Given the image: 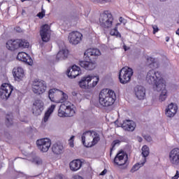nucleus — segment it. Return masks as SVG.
<instances>
[{"instance_id": "obj_1", "label": "nucleus", "mask_w": 179, "mask_h": 179, "mask_svg": "<svg viewBox=\"0 0 179 179\" xmlns=\"http://www.w3.org/2000/svg\"><path fill=\"white\" fill-rule=\"evenodd\" d=\"M48 97L53 103H62L58 110L59 117H73L76 113L75 107L72 103L65 102L68 100V94L62 90L53 88L49 90Z\"/></svg>"}, {"instance_id": "obj_2", "label": "nucleus", "mask_w": 179, "mask_h": 179, "mask_svg": "<svg viewBox=\"0 0 179 179\" xmlns=\"http://www.w3.org/2000/svg\"><path fill=\"white\" fill-rule=\"evenodd\" d=\"M146 80L149 85H153L154 90H162V87L165 86L166 80L162 78V73L156 72L154 69L150 70L148 72Z\"/></svg>"}, {"instance_id": "obj_3", "label": "nucleus", "mask_w": 179, "mask_h": 179, "mask_svg": "<svg viewBox=\"0 0 179 179\" xmlns=\"http://www.w3.org/2000/svg\"><path fill=\"white\" fill-rule=\"evenodd\" d=\"M116 99L115 92L112 90H102L99 95V102L102 107H111Z\"/></svg>"}, {"instance_id": "obj_4", "label": "nucleus", "mask_w": 179, "mask_h": 179, "mask_svg": "<svg viewBox=\"0 0 179 179\" xmlns=\"http://www.w3.org/2000/svg\"><path fill=\"white\" fill-rule=\"evenodd\" d=\"M113 23H114V16H113L111 12L104 10L99 17V24L101 27L104 31H106V30L113 27Z\"/></svg>"}, {"instance_id": "obj_5", "label": "nucleus", "mask_w": 179, "mask_h": 179, "mask_svg": "<svg viewBox=\"0 0 179 179\" xmlns=\"http://www.w3.org/2000/svg\"><path fill=\"white\" fill-rule=\"evenodd\" d=\"M29 43L26 39L8 40L6 42V47L10 51H15L19 48H29Z\"/></svg>"}, {"instance_id": "obj_6", "label": "nucleus", "mask_w": 179, "mask_h": 179, "mask_svg": "<svg viewBox=\"0 0 179 179\" xmlns=\"http://www.w3.org/2000/svg\"><path fill=\"white\" fill-rule=\"evenodd\" d=\"M83 144L84 146H86V139L87 141H90V139H92V143L88 144L87 145V148H91V146H94V145H97L99 143V141H100V135L97 134V132L94 131H87L82 135L81 137Z\"/></svg>"}, {"instance_id": "obj_7", "label": "nucleus", "mask_w": 179, "mask_h": 179, "mask_svg": "<svg viewBox=\"0 0 179 179\" xmlns=\"http://www.w3.org/2000/svg\"><path fill=\"white\" fill-rule=\"evenodd\" d=\"M99 80V76H87L81 78L78 85L81 89H91V87H94L97 85Z\"/></svg>"}, {"instance_id": "obj_8", "label": "nucleus", "mask_w": 179, "mask_h": 179, "mask_svg": "<svg viewBox=\"0 0 179 179\" xmlns=\"http://www.w3.org/2000/svg\"><path fill=\"white\" fill-rule=\"evenodd\" d=\"M134 75V70L129 67H123L119 72V80L122 85H126L131 82V78Z\"/></svg>"}, {"instance_id": "obj_9", "label": "nucleus", "mask_w": 179, "mask_h": 179, "mask_svg": "<svg viewBox=\"0 0 179 179\" xmlns=\"http://www.w3.org/2000/svg\"><path fill=\"white\" fill-rule=\"evenodd\" d=\"M31 89L35 94H43L47 90V83L44 80L35 79L32 82Z\"/></svg>"}, {"instance_id": "obj_10", "label": "nucleus", "mask_w": 179, "mask_h": 179, "mask_svg": "<svg viewBox=\"0 0 179 179\" xmlns=\"http://www.w3.org/2000/svg\"><path fill=\"white\" fill-rule=\"evenodd\" d=\"M41 38L43 43H48L51 40V34L52 31L51 30V26L48 24H45L41 27L39 31Z\"/></svg>"}, {"instance_id": "obj_11", "label": "nucleus", "mask_w": 179, "mask_h": 179, "mask_svg": "<svg viewBox=\"0 0 179 179\" xmlns=\"http://www.w3.org/2000/svg\"><path fill=\"white\" fill-rule=\"evenodd\" d=\"M13 92V86L8 83H3L0 88V97L2 100H8Z\"/></svg>"}, {"instance_id": "obj_12", "label": "nucleus", "mask_w": 179, "mask_h": 179, "mask_svg": "<svg viewBox=\"0 0 179 179\" xmlns=\"http://www.w3.org/2000/svg\"><path fill=\"white\" fill-rule=\"evenodd\" d=\"M113 163L115 166L121 167L128 163V155L123 151L119 152L114 158Z\"/></svg>"}, {"instance_id": "obj_13", "label": "nucleus", "mask_w": 179, "mask_h": 179, "mask_svg": "<svg viewBox=\"0 0 179 179\" xmlns=\"http://www.w3.org/2000/svg\"><path fill=\"white\" fill-rule=\"evenodd\" d=\"M36 145L41 152H48L51 148V140L50 138H41L36 141Z\"/></svg>"}, {"instance_id": "obj_14", "label": "nucleus", "mask_w": 179, "mask_h": 179, "mask_svg": "<svg viewBox=\"0 0 179 179\" xmlns=\"http://www.w3.org/2000/svg\"><path fill=\"white\" fill-rule=\"evenodd\" d=\"M169 159L172 166H179V148H175L170 151Z\"/></svg>"}, {"instance_id": "obj_15", "label": "nucleus", "mask_w": 179, "mask_h": 179, "mask_svg": "<svg viewBox=\"0 0 179 179\" xmlns=\"http://www.w3.org/2000/svg\"><path fill=\"white\" fill-rule=\"evenodd\" d=\"M83 37V35L78 31H72L69 34V41L70 44H73L74 45H77V44H79L82 41V38Z\"/></svg>"}, {"instance_id": "obj_16", "label": "nucleus", "mask_w": 179, "mask_h": 179, "mask_svg": "<svg viewBox=\"0 0 179 179\" xmlns=\"http://www.w3.org/2000/svg\"><path fill=\"white\" fill-rule=\"evenodd\" d=\"M44 110V102L41 99H36L33 103L32 113L34 115H41Z\"/></svg>"}, {"instance_id": "obj_17", "label": "nucleus", "mask_w": 179, "mask_h": 179, "mask_svg": "<svg viewBox=\"0 0 179 179\" xmlns=\"http://www.w3.org/2000/svg\"><path fill=\"white\" fill-rule=\"evenodd\" d=\"M51 150L55 156H59L65 152V148L60 142H57L52 145Z\"/></svg>"}, {"instance_id": "obj_18", "label": "nucleus", "mask_w": 179, "mask_h": 179, "mask_svg": "<svg viewBox=\"0 0 179 179\" xmlns=\"http://www.w3.org/2000/svg\"><path fill=\"white\" fill-rule=\"evenodd\" d=\"M80 73H82L80 67L76 65L72 66V67L67 71V76H69L70 79H75V78H76V76H79Z\"/></svg>"}, {"instance_id": "obj_19", "label": "nucleus", "mask_w": 179, "mask_h": 179, "mask_svg": "<svg viewBox=\"0 0 179 179\" xmlns=\"http://www.w3.org/2000/svg\"><path fill=\"white\" fill-rule=\"evenodd\" d=\"M85 55H87L90 59H96L98 57L101 55V52L97 48H90L85 51Z\"/></svg>"}, {"instance_id": "obj_20", "label": "nucleus", "mask_w": 179, "mask_h": 179, "mask_svg": "<svg viewBox=\"0 0 179 179\" xmlns=\"http://www.w3.org/2000/svg\"><path fill=\"white\" fill-rule=\"evenodd\" d=\"M17 59H18V61L25 62L28 65L33 64V59H31V57L24 52H19L17 55Z\"/></svg>"}, {"instance_id": "obj_21", "label": "nucleus", "mask_w": 179, "mask_h": 179, "mask_svg": "<svg viewBox=\"0 0 179 179\" xmlns=\"http://www.w3.org/2000/svg\"><path fill=\"white\" fill-rule=\"evenodd\" d=\"M122 128H123L124 131L133 132V131H135V128H136V124H135L133 120H126L122 124Z\"/></svg>"}, {"instance_id": "obj_22", "label": "nucleus", "mask_w": 179, "mask_h": 179, "mask_svg": "<svg viewBox=\"0 0 179 179\" xmlns=\"http://www.w3.org/2000/svg\"><path fill=\"white\" fill-rule=\"evenodd\" d=\"M134 92L138 100H143L146 96L145 87L141 85H137L136 87H134Z\"/></svg>"}, {"instance_id": "obj_23", "label": "nucleus", "mask_w": 179, "mask_h": 179, "mask_svg": "<svg viewBox=\"0 0 179 179\" xmlns=\"http://www.w3.org/2000/svg\"><path fill=\"white\" fill-rule=\"evenodd\" d=\"M83 164V162L82 160L79 159H73L69 163L70 170H71V171H78V170H80Z\"/></svg>"}, {"instance_id": "obj_24", "label": "nucleus", "mask_w": 179, "mask_h": 179, "mask_svg": "<svg viewBox=\"0 0 179 179\" xmlns=\"http://www.w3.org/2000/svg\"><path fill=\"white\" fill-rule=\"evenodd\" d=\"M13 73L15 80L18 82H20L24 78V71L21 67L13 69Z\"/></svg>"}, {"instance_id": "obj_25", "label": "nucleus", "mask_w": 179, "mask_h": 179, "mask_svg": "<svg viewBox=\"0 0 179 179\" xmlns=\"http://www.w3.org/2000/svg\"><path fill=\"white\" fill-rule=\"evenodd\" d=\"M177 110H178V108H177V105L171 103L168 106L167 108L166 109V115L171 118V117H174V115L177 114Z\"/></svg>"}, {"instance_id": "obj_26", "label": "nucleus", "mask_w": 179, "mask_h": 179, "mask_svg": "<svg viewBox=\"0 0 179 179\" xmlns=\"http://www.w3.org/2000/svg\"><path fill=\"white\" fill-rule=\"evenodd\" d=\"M81 68H84L86 71H93L96 68L95 62H87V61H81L79 63Z\"/></svg>"}, {"instance_id": "obj_27", "label": "nucleus", "mask_w": 179, "mask_h": 179, "mask_svg": "<svg viewBox=\"0 0 179 179\" xmlns=\"http://www.w3.org/2000/svg\"><path fill=\"white\" fill-rule=\"evenodd\" d=\"M69 55V50L67 49L60 50L56 55V61H62L66 59Z\"/></svg>"}, {"instance_id": "obj_28", "label": "nucleus", "mask_w": 179, "mask_h": 179, "mask_svg": "<svg viewBox=\"0 0 179 179\" xmlns=\"http://www.w3.org/2000/svg\"><path fill=\"white\" fill-rule=\"evenodd\" d=\"M161 87L160 90H155L156 92H162L159 95V101H164L167 99V90H166V83H164V87Z\"/></svg>"}, {"instance_id": "obj_29", "label": "nucleus", "mask_w": 179, "mask_h": 179, "mask_svg": "<svg viewBox=\"0 0 179 179\" xmlns=\"http://www.w3.org/2000/svg\"><path fill=\"white\" fill-rule=\"evenodd\" d=\"M54 110H55V105H51L45 113L43 117L44 122H47V121H48V118H50L52 113H54Z\"/></svg>"}, {"instance_id": "obj_30", "label": "nucleus", "mask_w": 179, "mask_h": 179, "mask_svg": "<svg viewBox=\"0 0 179 179\" xmlns=\"http://www.w3.org/2000/svg\"><path fill=\"white\" fill-rule=\"evenodd\" d=\"M13 115L12 113L7 114L6 117V127H10V125H13Z\"/></svg>"}, {"instance_id": "obj_31", "label": "nucleus", "mask_w": 179, "mask_h": 179, "mask_svg": "<svg viewBox=\"0 0 179 179\" xmlns=\"http://www.w3.org/2000/svg\"><path fill=\"white\" fill-rule=\"evenodd\" d=\"M110 36H115V37H118L119 38H121V34L120 31H118V27H115V28L110 29Z\"/></svg>"}, {"instance_id": "obj_32", "label": "nucleus", "mask_w": 179, "mask_h": 179, "mask_svg": "<svg viewBox=\"0 0 179 179\" xmlns=\"http://www.w3.org/2000/svg\"><path fill=\"white\" fill-rule=\"evenodd\" d=\"M145 163H146L145 158L143 159L141 163H137L132 167L133 171H137V170H139V169H141V167H142L145 164Z\"/></svg>"}, {"instance_id": "obj_33", "label": "nucleus", "mask_w": 179, "mask_h": 179, "mask_svg": "<svg viewBox=\"0 0 179 179\" xmlns=\"http://www.w3.org/2000/svg\"><path fill=\"white\" fill-rule=\"evenodd\" d=\"M142 155L144 157V159H146V157H148L149 156V147H148V145H143L142 149Z\"/></svg>"}, {"instance_id": "obj_34", "label": "nucleus", "mask_w": 179, "mask_h": 179, "mask_svg": "<svg viewBox=\"0 0 179 179\" xmlns=\"http://www.w3.org/2000/svg\"><path fill=\"white\" fill-rule=\"evenodd\" d=\"M147 62L148 64H149V66H150V68H153V66H155V65H157V63L155 62V58L151 57H148L147 58Z\"/></svg>"}, {"instance_id": "obj_35", "label": "nucleus", "mask_w": 179, "mask_h": 179, "mask_svg": "<svg viewBox=\"0 0 179 179\" xmlns=\"http://www.w3.org/2000/svg\"><path fill=\"white\" fill-rule=\"evenodd\" d=\"M32 163L36 164L37 166H40V164H43V160L38 157H34L32 159Z\"/></svg>"}, {"instance_id": "obj_36", "label": "nucleus", "mask_w": 179, "mask_h": 179, "mask_svg": "<svg viewBox=\"0 0 179 179\" xmlns=\"http://www.w3.org/2000/svg\"><path fill=\"white\" fill-rule=\"evenodd\" d=\"M120 143H121L120 140H115L113 141L111 144L112 148H110V155L113 154V150H114L115 146H117V145H120Z\"/></svg>"}, {"instance_id": "obj_37", "label": "nucleus", "mask_w": 179, "mask_h": 179, "mask_svg": "<svg viewBox=\"0 0 179 179\" xmlns=\"http://www.w3.org/2000/svg\"><path fill=\"white\" fill-rule=\"evenodd\" d=\"M37 16H38V17H39V19H43V17H44V16H45V10L42 8L41 12L38 13L37 14Z\"/></svg>"}, {"instance_id": "obj_38", "label": "nucleus", "mask_w": 179, "mask_h": 179, "mask_svg": "<svg viewBox=\"0 0 179 179\" xmlns=\"http://www.w3.org/2000/svg\"><path fill=\"white\" fill-rule=\"evenodd\" d=\"M75 138V136H72L71 138L69 140V145L71 148H73V139Z\"/></svg>"}, {"instance_id": "obj_39", "label": "nucleus", "mask_w": 179, "mask_h": 179, "mask_svg": "<svg viewBox=\"0 0 179 179\" xmlns=\"http://www.w3.org/2000/svg\"><path fill=\"white\" fill-rule=\"evenodd\" d=\"M143 138L144 139H145V141H147V142H151L152 141V136H150V135H144Z\"/></svg>"}, {"instance_id": "obj_40", "label": "nucleus", "mask_w": 179, "mask_h": 179, "mask_svg": "<svg viewBox=\"0 0 179 179\" xmlns=\"http://www.w3.org/2000/svg\"><path fill=\"white\" fill-rule=\"evenodd\" d=\"M152 29H153V34H156V33L159 31V27H157V25H153Z\"/></svg>"}, {"instance_id": "obj_41", "label": "nucleus", "mask_w": 179, "mask_h": 179, "mask_svg": "<svg viewBox=\"0 0 179 179\" xmlns=\"http://www.w3.org/2000/svg\"><path fill=\"white\" fill-rule=\"evenodd\" d=\"M179 178V172L176 171V173L174 176L172 177V179H178Z\"/></svg>"}, {"instance_id": "obj_42", "label": "nucleus", "mask_w": 179, "mask_h": 179, "mask_svg": "<svg viewBox=\"0 0 179 179\" xmlns=\"http://www.w3.org/2000/svg\"><path fill=\"white\" fill-rule=\"evenodd\" d=\"M107 174V169H104L101 173L100 176H106Z\"/></svg>"}, {"instance_id": "obj_43", "label": "nucleus", "mask_w": 179, "mask_h": 179, "mask_svg": "<svg viewBox=\"0 0 179 179\" xmlns=\"http://www.w3.org/2000/svg\"><path fill=\"white\" fill-rule=\"evenodd\" d=\"M124 20H125V19H124L122 17H120L119 22H120V23H122V22H124Z\"/></svg>"}, {"instance_id": "obj_44", "label": "nucleus", "mask_w": 179, "mask_h": 179, "mask_svg": "<svg viewBox=\"0 0 179 179\" xmlns=\"http://www.w3.org/2000/svg\"><path fill=\"white\" fill-rule=\"evenodd\" d=\"M165 40H166V43H169V42L170 41V37L166 36V37L165 38Z\"/></svg>"}, {"instance_id": "obj_45", "label": "nucleus", "mask_w": 179, "mask_h": 179, "mask_svg": "<svg viewBox=\"0 0 179 179\" xmlns=\"http://www.w3.org/2000/svg\"><path fill=\"white\" fill-rule=\"evenodd\" d=\"M141 141H142V138L140 137L139 139H138V141L141 142Z\"/></svg>"}, {"instance_id": "obj_46", "label": "nucleus", "mask_w": 179, "mask_h": 179, "mask_svg": "<svg viewBox=\"0 0 179 179\" xmlns=\"http://www.w3.org/2000/svg\"><path fill=\"white\" fill-rule=\"evenodd\" d=\"M22 1V2H24V1H26V0H21Z\"/></svg>"}, {"instance_id": "obj_47", "label": "nucleus", "mask_w": 179, "mask_h": 179, "mask_svg": "<svg viewBox=\"0 0 179 179\" xmlns=\"http://www.w3.org/2000/svg\"><path fill=\"white\" fill-rule=\"evenodd\" d=\"M46 1H48V2H50V0H46Z\"/></svg>"}, {"instance_id": "obj_48", "label": "nucleus", "mask_w": 179, "mask_h": 179, "mask_svg": "<svg viewBox=\"0 0 179 179\" xmlns=\"http://www.w3.org/2000/svg\"><path fill=\"white\" fill-rule=\"evenodd\" d=\"M93 1V2H96V0H92Z\"/></svg>"}, {"instance_id": "obj_49", "label": "nucleus", "mask_w": 179, "mask_h": 179, "mask_svg": "<svg viewBox=\"0 0 179 179\" xmlns=\"http://www.w3.org/2000/svg\"><path fill=\"white\" fill-rule=\"evenodd\" d=\"M118 24H120V23H117V24H116V26H118Z\"/></svg>"}, {"instance_id": "obj_50", "label": "nucleus", "mask_w": 179, "mask_h": 179, "mask_svg": "<svg viewBox=\"0 0 179 179\" xmlns=\"http://www.w3.org/2000/svg\"><path fill=\"white\" fill-rule=\"evenodd\" d=\"M102 1H107V0H102Z\"/></svg>"}]
</instances>
